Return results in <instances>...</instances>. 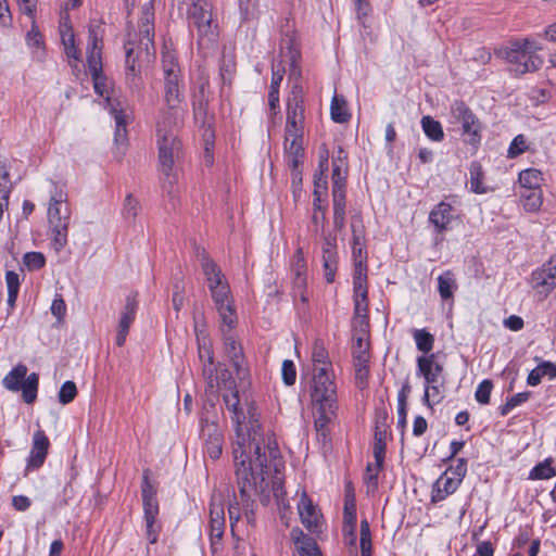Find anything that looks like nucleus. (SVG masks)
I'll return each mask as SVG.
<instances>
[{
	"instance_id": "nucleus-21",
	"label": "nucleus",
	"mask_w": 556,
	"mask_h": 556,
	"mask_svg": "<svg viewBox=\"0 0 556 556\" xmlns=\"http://www.w3.org/2000/svg\"><path fill=\"white\" fill-rule=\"evenodd\" d=\"M434 354L419 356L417 358L418 372L425 378V386L438 382L439 376L443 372V366L434 362Z\"/></svg>"
},
{
	"instance_id": "nucleus-3",
	"label": "nucleus",
	"mask_w": 556,
	"mask_h": 556,
	"mask_svg": "<svg viewBox=\"0 0 556 556\" xmlns=\"http://www.w3.org/2000/svg\"><path fill=\"white\" fill-rule=\"evenodd\" d=\"M157 137L159 170L163 192L172 202L177 194V172L175 164L180 160L182 144L177 135H163ZM175 205V203H173Z\"/></svg>"
},
{
	"instance_id": "nucleus-4",
	"label": "nucleus",
	"mask_w": 556,
	"mask_h": 556,
	"mask_svg": "<svg viewBox=\"0 0 556 556\" xmlns=\"http://www.w3.org/2000/svg\"><path fill=\"white\" fill-rule=\"evenodd\" d=\"M211 301L217 314V321H223V326L230 327L239 318L230 283L220 267L213 261H211Z\"/></svg>"
},
{
	"instance_id": "nucleus-38",
	"label": "nucleus",
	"mask_w": 556,
	"mask_h": 556,
	"mask_svg": "<svg viewBox=\"0 0 556 556\" xmlns=\"http://www.w3.org/2000/svg\"><path fill=\"white\" fill-rule=\"evenodd\" d=\"M352 256L354 262V268H358L361 263V268L367 267L368 253L366 250V238H352Z\"/></svg>"
},
{
	"instance_id": "nucleus-19",
	"label": "nucleus",
	"mask_w": 556,
	"mask_h": 556,
	"mask_svg": "<svg viewBox=\"0 0 556 556\" xmlns=\"http://www.w3.org/2000/svg\"><path fill=\"white\" fill-rule=\"evenodd\" d=\"M181 117V109L179 106L169 108L160 115L156 125V136L176 135V130Z\"/></svg>"
},
{
	"instance_id": "nucleus-7",
	"label": "nucleus",
	"mask_w": 556,
	"mask_h": 556,
	"mask_svg": "<svg viewBox=\"0 0 556 556\" xmlns=\"http://www.w3.org/2000/svg\"><path fill=\"white\" fill-rule=\"evenodd\" d=\"M150 469H144L142 475V505L146 520V534L150 544H155L159 536V528L155 527L159 515V503L156 500V490L150 481Z\"/></svg>"
},
{
	"instance_id": "nucleus-53",
	"label": "nucleus",
	"mask_w": 556,
	"mask_h": 556,
	"mask_svg": "<svg viewBox=\"0 0 556 556\" xmlns=\"http://www.w3.org/2000/svg\"><path fill=\"white\" fill-rule=\"evenodd\" d=\"M87 65L91 76L102 71V51L87 50Z\"/></svg>"
},
{
	"instance_id": "nucleus-43",
	"label": "nucleus",
	"mask_w": 556,
	"mask_h": 556,
	"mask_svg": "<svg viewBox=\"0 0 556 556\" xmlns=\"http://www.w3.org/2000/svg\"><path fill=\"white\" fill-rule=\"evenodd\" d=\"M416 346L419 351L428 353L432 350L434 337L426 329H417L414 332Z\"/></svg>"
},
{
	"instance_id": "nucleus-56",
	"label": "nucleus",
	"mask_w": 556,
	"mask_h": 556,
	"mask_svg": "<svg viewBox=\"0 0 556 556\" xmlns=\"http://www.w3.org/2000/svg\"><path fill=\"white\" fill-rule=\"evenodd\" d=\"M338 256L323 255V267L325 279L328 283H332L337 273Z\"/></svg>"
},
{
	"instance_id": "nucleus-44",
	"label": "nucleus",
	"mask_w": 556,
	"mask_h": 556,
	"mask_svg": "<svg viewBox=\"0 0 556 556\" xmlns=\"http://www.w3.org/2000/svg\"><path fill=\"white\" fill-rule=\"evenodd\" d=\"M260 0H238L240 14L243 21L255 20L258 16Z\"/></svg>"
},
{
	"instance_id": "nucleus-10",
	"label": "nucleus",
	"mask_w": 556,
	"mask_h": 556,
	"mask_svg": "<svg viewBox=\"0 0 556 556\" xmlns=\"http://www.w3.org/2000/svg\"><path fill=\"white\" fill-rule=\"evenodd\" d=\"M139 48L144 50L148 56L154 55V12L151 5L146 4L142 8L139 22Z\"/></svg>"
},
{
	"instance_id": "nucleus-23",
	"label": "nucleus",
	"mask_w": 556,
	"mask_h": 556,
	"mask_svg": "<svg viewBox=\"0 0 556 556\" xmlns=\"http://www.w3.org/2000/svg\"><path fill=\"white\" fill-rule=\"evenodd\" d=\"M239 318L235 320L232 326H223V321H217L218 331L222 336L225 352L231 359L239 358L240 349H238V342L235 334V330L238 327Z\"/></svg>"
},
{
	"instance_id": "nucleus-52",
	"label": "nucleus",
	"mask_w": 556,
	"mask_h": 556,
	"mask_svg": "<svg viewBox=\"0 0 556 556\" xmlns=\"http://www.w3.org/2000/svg\"><path fill=\"white\" fill-rule=\"evenodd\" d=\"M125 54H126V71L127 75H137L136 60L138 54L135 53V43L131 40L125 42Z\"/></svg>"
},
{
	"instance_id": "nucleus-30",
	"label": "nucleus",
	"mask_w": 556,
	"mask_h": 556,
	"mask_svg": "<svg viewBox=\"0 0 556 556\" xmlns=\"http://www.w3.org/2000/svg\"><path fill=\"white\" fill-rule=\"evenodd\" d=\"M331 119L339 124L348 123L351 119V114L348 110V103L343 96L338 97L334 94L330 105Z\"/></svg>"
},
{
	"instance_id": "nucleus-34",
	"label": "nucleus",
	"mask_w": 556,
	"mask_h": 556,
	"mask_svg": "<svg viewBox=\"0 0 556 556\" xmlns=\"http://www.w3.org/2000/svg\"><path fill=\"white\" fill-rule=\"evenodd\" d=\"M26 374L27 367L22 364L17 365L4 377L3 386L10 391H20L26 379Z\"/></svg>"
},
{
	"instance_id": "nucleus-60",
	"label": "nucleus",
	"mask_w": 556,
	"mask_h": 556,
	"mask_svg": "<svg viewBox=\"0 0 556 556\" xmlns=\"http://www.w3.org/2000/svg\"><path fill=\"white\" fill-rule=\"evenodd\" d=\"M435 483L443 488L445 494H453L462 483L459 479H453L451 477H447V470H445L439 479L435 481Z\"/></svg>"
},
{
	"instance_id": "nucleus-49",
	"label": "nucleus",
	"mask_w": 556,
	"mask_h": 556,
	"mask_svg": "<svg viewBox=\"0 0 556 556\" xmlns=\"http://www.w3.org/2000/svg\"><path fill=\"white\" fill-rule=\"evenodd\" d=\"M493 389V381L491 379L482 380L475 392L476 401L482 405L490 403V396Z\"/></svg>"
},
{
	"instance_id": "nucleus-11",
	"label": "nucleus",
	"mask_w": 556,
	"mask_h": 556,
	"mask_svg": "<svg viewBox=\"0 0 556 556\" xmlns=\"http://www.w3.org/2000/svg\"><path fill=\"white\" fill-rule=\"evenodd\" d=\"M137 308V293L127 295L117 326L116 344L118 346H123L126 342L128 330L136 317Z\"/></svg>"
},
{
	"instance_id": "nucleus-57",
	"label": "nucleus",
	"mask_w": 556,
	"mask_h": 556,
	"mask_svg": "<svg viewBox=\"0 0 556 556\" xmlns=\"http://www.w3.org/2000/svg\"><path fill=\"white\" fill-rule=\"evenodd\" d=\"M304 122L299 119H287L286 122V141L289 138L302 139L304 134Z\"/></svg>"
},
{
	"instance_id": "nucleus-55",
	"label": "nucleus",
	"mask_w": 556,
	"mask_h": 556,
	"mask_svg": "<svg viewBox=\"0 0 556 556\" xmlns=\"http://www.w3.org/2000/svg\"><path fill=\"white\" fill-rule=\"evenodd\" d=\"M387 451V442L386 440H374L372 454L376 462V469L381 471L384 466Z\"/></svg>"
},
{
	"instance_id": "nucleus-45",
	"label": "nucleus",
	"mask_w": 556,
	"mask_h": 556,
	"mask_svg": "<svg viewBox=\"0 0 556 556\" xmlns=\"http://www.w3.org/2000/svg\"><path fill=\"white\" fill-rule=\"evenodd\" d=\"M195 331H197L199 358L203 366V375L205 376L206 365L208 364L207 334L205 333L204 330H199L198 326H195Z\"/></svg>"
},
{
	"instance_id": "nucleus-33",
	"label": "nucleus",
	"mask_w": 556,
	"mask_h": 556,
	"mask_svg": "<svg viewBox=\"0 0 556 556\" xmlns=\"http://www.w3.org/2000/svg\"><path fill=\"white\" fill-rule=\"evenodd\" d=\"M327 208H328V199L314 198L312 224L314 225V231L316 233L319 231V228L324 231Z\"/></svg>"
},
{
	"instance_id": "nucleus-12",
	"label": "nucleus",
	"mask_w": 556,
	"mask_h": 556,
	"mask_svg": "<svg viewBox=\"0 0 556 556\" xmlns=\"http://www.w3.org/2000/svg\"><path fill=\"white\" fill-rule=\"evenodd\" d=\"M50 441L42 430L34 433L33 445L27 459V468L39 469L48 455Z\"/></svg>"
},
{
	"instance_id": "nucleus-22",
	"label": "nucleus",
	"mask_w": 556,
	"mask_h": 556,
	"mask_svg": "<svg viewBox=\"0 0 556 556\" xmlns=\"http://www.w3.org/2000/svg\"><path fill=\"white\" fill-rule=\"evenodd\" d=\"M223 379H224L225 387H227L229 389L228 393L223 394L224 402H225L227 408L235 414L237 422L240 424L239 418L241 416L244 417V415H243V412L241 409H239L240 400H239V392L236 389V381L231 377V374L228 370H225L223 372Z\"/></svg>"
},
{
	"instance_id": "nucleus-32",
	"label": "nucleus",
	"mask_w": 556,
	"mask_h": 556,
	"mask_svg": "<svg viewBox=\"0 0 556 556\" xmlns=\"http://www.w3.org/2000/svg\"><path fill=\"white\" fill-rule=\"evenodd\" d=\"M554 459L545 458L538 463L529 472V480H547L556 476V468L553 467Z\"/></svg>"
},
{
	"instance_id": "nucleus-48",
	"label": "nucleus",
	"mask_w": 556,
	"mask_h": 556,
	"mask_svg": "<svg viewBox=\"0 0 556 556\" xmlns=\"http://www.w3.org/2000/svg\"><path fill=\"white\" fill-rule=\"evenodd\" d=\"M23 263L29 271L38 270L46 264V257L41 252H27L23 256Z\"/></svg>"
},
{
	"instance_id": "nucleus-41",
	"label": "nucleus",
	"mask_w": 556,
	"mask_h": 556,
	"mask_svg": "<svg viewBox=\"0 0 556 556\" xmlns=\"http://www.w3.org/2000/svg\"><path fill=\"white\" fill-rule=\"evenodd\" d=\"M106 100H108L109 104L111 105V112L115 119V125H116L115 141L124 140L126 138V132H127V130H126V124H127L126 117L127 116L123 110H118L111 103L110 98H108Z\"/></svg>"
},
{
	"instance_id": "nucleus-35",
	"label": "nucleus",
	"mask_w": 556,
	"mask_h": 556,
	"mask_svg": "<svg viewBox=\"0 0 556 556\" xmlns=\"http://www.w3.org/2000/svg\"><path fill=\"white\" fill-rule=\"evenodd\" d=\"M369 359L367 355H364V351L358 354H353V365L355 368V379L359 382V387L364 388L367 384V378L369 375Z\"/></svg>"
},
{
	"instance_id": "nucleus-16",
	"label": "nucleus",
	"mask_w": 556,
	"mask_h": 556,
	"mask_svg": "<svg viewBox=\"0 0 556 556\" xmlns=\"http://www.w3.org/2000/svg\"><path fill=\"white\" fill-rule=\"evenodd\" d=\"M304 92L300 84L292 86L291 92L287 100V119H305Z\"/></svg>"
},
{
	"instance_id": "nucleus-13",
	"label": "nucleus",
	"mask_w": 556,
	"mask_h": 556,
	"mask_svg": "<svg viewBox=\"0 0 556 556\" xmlns=\"http://www.w3.org/2000/svg\"><path fill=\"white\" fill-rule=\"evenodd\" d=\"M532 282L534 288L542 287L546 293L556 287V255L532 273Z\"/></svg>"
},
{
	"instance_id": "nucleus-5",
	"label": "nucleus",
	"mask_w": 556,
	"mask_h": 556,
	"mask_svg": "<svg viewBox=\"0 0 556 556\" xmlns=\"http://www.w3.org/2000/svg\"><path fill=\"white\" fill-rule=\"evenodd\" d=\"M538 49L536 43L529 38L516 39L498 49L496 54L510 64L511 72L523 75L535 72L542 66L543 60L536 54Z\"/></svg>"
},
{
	"instance_id": "nucleus-62",
	"label": "nucleus",
	"mask_w": 556,
	"mask_h": 556,
	"mask_svg": "<svg viewBox=\"0 0 556 556\" xmlns=\"http://www.w3.org/2000/svg\"><path fill=\"white\" fill-rule=\"evenodd\" d=\"M344 523L348 527H356V505L355 500L352 497L351 501L346 500L344 504V513H343Z\"/></svg>"
},
{
	"instance_id": "nucleus-61",
	"label": "nucleus",
	"mask_w": 556,
	"mask_h": 556,
	"mask_svg": "<svg viewBox=\"0 0 556 556\" xmlns=\"http://www.w3.org/2000/svg\"><path fill=\"white\" fill-rule=\"evenodd\" d=\"M314 198H326L328 199V177L314 174Z\"/></svg>"
},
{
	"instance_id": "nucleus-47",
	"label": "nucleus",
	"mask_w": 556,
	"mask_h": 556,
	"mask_svg": "<svg viewBox=\"0 0 556 556\" xmlns=\"http://www.w3.org/2000/svg\"><path fill=\"white\" fill-rule=\"evenodd\" d=\"M102 48L103 38L101 27L99 25L89 26L87 50L102 51Z\"/></svg>"
},
{
	"instance_id": "nucleus-9",
	"label": "nucleus",
	"mask_w": 556,
	"mask_h": 556,
	"mask_svg": "<svg viewBox=\"0 0 556 556\" xmlns=\"http://www.w3.org/2000/svg\"><path fill=\"white\" fill-rule=\"evenodd\" d=\"M457 211L451 203L442 201L431 210L429 222L435 230V245L444 241L445 232L453 229V224L457 222Z\"/></svg>"
},
{
	"instance_id": "nucleus-31",
	"label": "nucleus",
	"mask_w": 556,
	"mask_h": 556,
	"mask_svg": "<svg viewBox=\"0 0 556 556\" xmlns=\"http://www.w3.org/2000/svg\"><path fill=\"white\" fill-rule=\"evenodd\" d=\"M367 269L361 268V264L358 268H354L353 273V292L354 300L361 299L362 301H366L368 298L367 290Z\"/></svg>"
},
{
	"instance_id": "nucleus-54",
	"label": "nucleus",
	"mask_w": 556,
	"mask_h": 556,
	"mask_svg": "<svg viewBox=\"0 0 556 556\" xmlns=\"http://www.w3.org/2000/svg\"><path fill=\"white\" fill-rule=\"evenodd\" d=\"M354 315L355 318L359 321V326L368 327L369 317H368V300L362 301L361 299L354 300Z\"/></svg>"
},
{
	"instance_id": "nucleus-51",
	"label": "nucleus",
	"mask_w": 556,
	"mask_h": 556,
	"mask_svg": "<svg viewBox=\"0 0 556 556\" xmlns=\"http://www.w3.org/2000/svg\"><path fill=\"white\" fill-rule=\"evenodd\" d=\"M389 412L383 403V400L380 401V405H377L375 408L374 424L376 429H390L389 424Z\"/></svg>"
},
{
	"instance_id": "nucleus-63",
	"label": "nucleus",
	"mask_w": 556,
	"mask_h": 556,
	"mask_svg": "<svg viewBox=\"0 0 556 556\" xmlns=\"http://www.w3.org/2000/svg\"><path fill=\"white\" fill-rule=\"evenodd\" d=\"M348 167H332L331 184L332 188H346Z\"/></svg>"
},
{
	"instance_id": "nucleus-50",
	"label": "nucleus",
	"mask_w": 556,
	"mask_h": 556,
	"mask_svg": "<svg viewBox=\"0 0 556 556\" xmlns=\"http://www.w3.org/2000/svg\"><path fill=\"white\" fill-rule=\"evenodd\" d=\"M76 395H77V388H76L75 382L67 380L60 388V391L58 394L59 402L63 405H66V404L71 403L72 401H74Z\"/></svg>"
},
{
	"instance_id": "nucleus-28",
	"label": "nucleus",
	"mask_w": 556,
	"mask_h": 556,
	"mask_svg": "<svg viewBox=\"0 0 556 556\" xmlns=\"http://www.w3.org/2000/svg\"><path fill=\"white\" fill-rule=\"evenodd\" d=\"M236 72V60L235 54L231 50L227 51L224 49L220 63H219V76L223 85L231 84L232 77Z\"/></svg>"
},
{
	"instance_id": "nucleus-27",
	"label": "nucleus",
	"mask_w": 556,
	"mask_h": 556,
	"mask_svg": "<svg viewBox=\"0 0 556 556\" xmlns=\"http://www.w3.org/2000/svg\"><path fill=\"white\" fill-rule=\"evenodd\" d=\"M60 31L66 56L74 61H79L80 53L75 45V36L72 26L65 23L61 25Z\"/></svg>"
},
{
	"instance_id": "nucleus-59",
	"label": "nucleus",
	"mask_w": 556,
	"mask_h": 556,
	"mask_svg": "<svg viewBox=\"0 0 556 556\" xmlns=\"http://www.w3.org/2000/svg\"><path fill=\"white\" fill-rule=\"evenodd\" d=\"M528 150L527 141L523 135L516 136L507 151V156L510 159L517 157Z\"/></svg>"
},
{
	"instance_id": "nucleus-46",
	"label": "nucleus",
	"mask_w": 556,
	"mask_h": 556,
	"mask_svg": "<svg viewBox=\"0 0 556 556\" xmlns=\"http://www.w3.org/2000/svg\"><path fill=\"white\" fill-rule=\"evenodd\" d=\"M162 68L164 72V78H170V76H180L178 64L176 63L175 55L169 52H163L162 54Z\"/></svg>"
},
{
	"instance_id": "nucleus-29",
	"label": "nucleus",
	"mask_w": 556,
	"mask_h": 556,
	"mask_svg": "<svg viewBox=\"0 0 556 556\" xmlns=\"http://www.w3.org/2000/svg\"><path fill=\"white\" fill-rule=\"evenodd\" d=\"M420 124L426 137L429 140L441 142L444 139V131L441 123L434 119L432 116H422Z\"/></svg>"
},
{
	"instance_id": "nucleus-1",
	"label": "nucleus",
	"mask_w": 556,
	"mask_h": 556,
	"mask_svg": "<svg viewBox=\"0 0 556 556\" xmlns=\"http://www.w3.org/2000/svg\"><path fill=\"white\" fill-rule=\"evenodd\" d=\"M249 427L247 434L237 428L236 442L232 447L237 482L243 506L253 504L254 493L263 494L268 490L267 455L265 452L262 425L255 413L249 409Z\"/></svg>"
},
{
	"instance_id": "nucleus-20",
	"label": "nucleus",
	"mask_w": 556,
	"mask_h": 556,
	"mask_svg": "<svg viewBox=\"0 0 556 556\" xmlns=\"http://www.w3.org/2000/svg\"><path fill=\"white\" fill-rule=\"evenodd\" d=\"M48 223L51 244L56 252H60L67 244L70 219L48 218Z\"/></svg>"
},
{
	"instance_id": "nucleus-26",
	"label": "nucleus",
	"mask_w": 556,
	"mask_h": 556,
	"mask_svg": "<svg viewBox=\"0 0 556 556\" xmlns=\"http://www.w3.org/2000/svg\"><path fill=\"white\" fill-rule=\"evenodd\" d=\"M179 77L180 76H170V78H164L165 101L169 108L179 106L182 100Z\"/></svg>"
},
{
	"instance_id": "nucleus-2",
	"label": "nucleus",
	"mask_w": 556,
	"mask_h": 556,
	"mask_svg": "<svg viewBox=\"0 0 556 556\" xmlns=\"http://www.w3.org/2000/svg\"><path fill=\"white\" fill-rule=\"evenodd\" d=\"M206 1L193 0L187 11L188 25L195 39L197 53L193 61L194 71L198 74V89L193 94V114L195 124L203 130L204 156L208 155V140L205 138L208 128V68L206 56L208 51V17L206 15Z\"/></svg>"
},
{
	"instance_id": "nucleus-64",
	"label": "nucleus",
	"mask_w": 556,
	"mask_h": 556,
	"mask_svg": "<svg viewBox=\"0 0 556 556\" xmlns=\"http://www.w3.org/2000/svg\"><path fill=\"white\" fill-rule=\"evenodd\" d=\"M352 238H366L365 225L361 213L354 214L351 217Z\"/></svg>"
},
{
	"instance_id": "nucleus-8",
	"label": "nucleus",
	"mask_w": 556,
	"mask_h": 556,
	"mask_svg": "<svg viewBox=\"0 0 556 556\" xmlns=\"http://www.w3.org/2000/svg\"><path fill=\"white\" fill-rule=\"evenodd\" d=\"M451 114L462 124L463 134L468 137L465 142L478 149L482 139V125L472 110L463 100H455L451 104Z\"/></svg>"
},
{
	"instance_id": "nucleus-24",
	"label": "nucleus",
	"mask_w": 556,
	"mask_h": 556,
	"mask_svg": "<svg viewBox=\"0 0 556 556\" xmlns=\"http://www.w3.org/2000/svg\"><path fill=\"white\" fill-rule=\"evenodd\" d=\"M438 292L443 302L453 304L454 293L458 289L455 274L452 270H445L438 277Z\"/></svg>"
},
{
	"instance_id": "nucleus-39",
	"label": "nucleus",
	"mask_w": 556,
	"mask_h": 556,
	"mask_svg": "<svg viewBox=\"0 0 556 556\" xmlns=\"http://www.w3.org/2000/svg\"><path fill=\"white\" fill-rule=\"evenodd\" d=\"M523 208L527 212H538L543 203L541 189H529L521 193Z\"/></svg>"
},
{
	"instance_id": "nucleus-25",
	"label": "nucleus",
	"mask_w": 556,
	"mask_h": 556,
	"mask_svg": "<svg viewBox=\"0 0 556 556\" xmlns=\"http://www.w3.org/2000/svg\"><path fill=\"white\" fill-rule=\"evenodd\" d=\"M469 190L476 194H483L488 192V187L483 185L485 173L479 161H472L469 166Z\"/></svg>"
},
{
	"instance_id": "nucleus-40",
	"label": "nucleus",
	"mask_w": 556,
	"mask_h": 556,
	"mask_svg": "<svg viewBox=\"0 0 556 556\" xmlns=\"http://www.w3.org/2000/svg\"><path fill=\"white\" fill-rule=\"evenodd\" d=\"M39 377L37 374H30L22 383V396L25 403L31 404L37 397Z\"/></svg>"
},
{
	"instance_id": "nucleus-14",
	"label": "nucleus",
	"mask_w": 556,
	"mask_h": 556,
	"mask_svg": "<svg viewBox=\"0 0 556 556\" xmlns=\"http://www.w3.org/2000/svg\"><path fill=\"white\" fill-rule=\"evenodd\" d=\"M337 410L338 409L325 407L316 408L317 416L314 420V428L317 441L324 446H328L331 443L329 424L337 418Z\"/></svg>"
},
{
	"instance_id": "nucleus-17",
	"label": "nucleus",
	"mask_w": 556,
	"mask_h": 556,
	"mask_svg": "<svg viewBox=\"0 0 556 556\" xmlns=\"http://www.w3.org/2000/svg\"><path fill=\"white\" fill-rule=\"evenodd\" d=\"M300 556H323L316 540L295 527L290 532Z\"/></svg>"
},
{
	"instance_id": "nucleus-18",
	"label": "nucleus",
	"mask_w": 556,
	"mask_h": 556,
	"mask_svg": "<svg viewBox=\"0 0 556 556\" xmlns=\"http://www.w3.org/2000/svg\"><path fill=\"white\" fill-rule=\"evenodd\" d=\"M299 514L303 526L311 532H316L320 525L321 515L317 511L312 501L304 494L299 506Z\"/></svg>"
},
{
	"instance_id": "nucleus-58",
	"label": "nucleus",
	"mask_w": 556,
	"mask_h": 556,
	"mask_svg": "<svg viewBox=\"0 0 556 556\" xmlns=\"http://www.w3.org/2000/svg\"><path fill=\"white\" fill-rule=\"evenodd\" d=\"M282 381L286 386L291 387L296 380V368L291 359H285L281 367Z\"/></svg>"
},
{
	"instance_id": "nucleus-36",
	"label": "nucleus",
	"mask_w": 556,
	"mask_h": 556,
	"mask_svg": "<svg viewBox=\"0 0 556 556\" xmlns=\"http://www.w3.org/2000/svg\"><path fill=\"white\" fill-rule=\"evenodd\" d=\"M312 359L315 369L320 367H328V371H332L328 350L326 349L324 341L320 339H316L313 344Z\"/></svg>"
},
{
	"instance_id": "nucleus-15",
	"label": "nucleus",
	"mask_w": 556,
	"mask_h": 556,
	"mask_svg": "<svg viewBox=\"0 0 556 556\" xmlns=\"http://www.w3.org/2000/svg\"><path fill=\"white\" fill-rule=\"evenodd\" d=\"M48 218L71 219V208L67 204V192L55 185L49 201Z\"/></svg>"
},
{
	"instance_id": "nucleus-6",
	"label": "nucleus",
	"mask_w": 556,
	"mask_h": 556,
	"mask_svg": "<svg viewBox=\"0 0 556 556\" xmlns=\"http://www.w3.org/2000/svg\"><path fill=\"white\" fill-rule=\"evenodd\" d=\"M331 372L328 371V367L315 369L311 391L312 404L315 408L338 409L337 384L330 376Z\"/></svg>"
},
{
	"instance_id": "nucleus-42",
	"label": "nucleus",
	"mask_w": 556,
	"mask_h": 556,
	"mask_svg": "<svg viewBox=\"0 0 556 556\" xmlns=\"http://www.w3.org/2000/svg\"><path fill=\"white\" fill-rule=\"evenodd\" d=\"M531 397L530 391L517 393L507 399L506 403L498 407L501 416H507L516 406L526 403Z\"/></svg>"
},
{
	"instance_id": "nucleus-37",
	"label": "nucleus",
	"mask_w": 556,
	"mask_h": 556,
	"mask_svg": "<svg viewBox=\"0 0 556 556\" xmlns=\"http://www.w3.org/2000/svg\"><path fill=\"white\" fill-rule=\"evenodd\" d=\"M542 172L536 168H527L519 174V182L526 190L541 189Z\"/></svg>"
}]
</instances>
